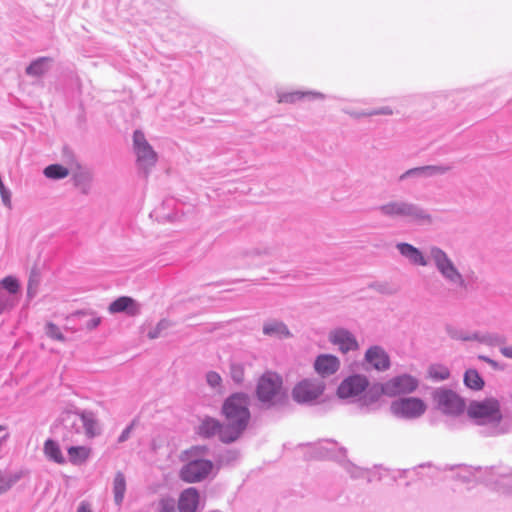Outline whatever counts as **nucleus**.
Instances as JSON below:
<instances>
[{
	"label": "nucleus",
	"mask_w": 512,
	"mask_h": 512,
	"mask_svg": "<svg viewBox=\"0 0 512 512\" xmlns=\"http://www.w3.org/2000/svg\"><path fill=\"white\" fill-rule=\"evenodd\" d=\"M16 304V299H12V295L4 293V290L0 287V314L11 309Z\"/></svg>",
	"instance_id": "nucleus-32"
},
{
	"label": "nucleus",
	"mask_w": 512,
	"mask_h": 512,
	"mask_svg": "<svg viewBox=\"0 0 512 512\" xmlns=\"http://www.w3.org/2000/svg\"><path fill=\"white\" fill-rule=\"evenodd\" d=\"M329 340L339 347L343 353L358 349V342L355 337L347 330L336 329L330 333Z\"/></svg>",
	"instance_id": "nucleus-13"
},
{
	"label": "nucleus",
	"mask_w": 512,
	"mask_h": 512,
	"mask_svg": "<svg viewBox=\"0 0 512 512\" xmlns=\"http://www.w3.org/2000/svg\"><path fill=\"white\" fill-rule=\"evenodd\" d=\"M429 377L436 381L446 380L450 376L449 369L441 364L431 365L428 369Z\"/></svg>",
	"instance_id": "nucleus-30"
},
{
	"label": "nucleus",
	"mask_w": 512,
	"mask_h": 512,
	"mask_svg": "<svg viewBox=\"0 0 512 512\" xmlns=\"http://www.w3.org/2000/svg\"><path fill=\"white\" fill-rule=\"evenodd\" d=\"M391 410L395 415L405 418H416L426 411L425 403L416 397L403 398L394 401Z\"/></svg>",
	"instance_id": "nucleus-6"
},
{
	"label": "nucleus",
	"mask_w": 512,
	"mask_h": 512,
	"mask_svg": "<svg viewBox=\"0 0 512 512\" xmlns=\"http://www.w3.org/2000/svg\"><path fill=\"white\" fill-rule=\"evenodd\" d=\"M397 247L401 254L408 257L413 263L421 266H425L427 264L422 253L414 246L407 243H401L398 244Z\"/></svg>",
	"instance_id": "nucleus-19"
},
{
	"label": "nucleus",
	"mask_w": 512,
	"mask_h": 512,
	"mask_svg": "<svg viewBox=\"0 0 512 512\" xmlns=\"http://www.w3.org/2000/svg\"><path fill=\"white\" fill-rule=\"evenodd\" d=\"M84 180H85V176H83V175L76 176V177H75V185H76V186H81V187H82L83 192H86V189H85L84 185H82V184H83L82 182H83Z\"/></svg>",
	"instance_id": "nucleus-41"
},
{
	"label": "nucleus",
	"mask_w": 512,
	"mask_h": 512,
	"mask_svg": "<svg viewBox=\"0 0 512 512\" xmlns=\"http://www.w3.org/2000/svg\"><path fill=\"white\" fill-rule=\"evenodd\" d=\"M101 322V318L98 316H93L86 324L87 329L96 328Z\"/></svg>",
	"instance_id": "nucleus-39"
},
{
	"label": "nucleus",
	"mask_w": 512,
	"mask_h": 512,
	"mask_svg": "<svg viewBox=\"0 0 512 512\" xmlns=\"http://www.w3.org/2000/svg\"><path fill=\"white\" fill-rule=\"evenodd\" d=\"M339 366V359L330 354L319 355L314 362V369L321 376L334 374L339 369Z\"/></svg>",
	"instance_id": "nucleus-15"
},
{
	"label": "nucleus",
	"mask_w": 512,
	"mask_h": 512,
	"mask_svg": "<svg viewBox=\"0 0 512 512\" xmlns=\"http://www.w3.org/2000/svg\"><path fill=\"white\" fill-rule=\"evenodd\" d=\"M0 287L4 290V293L12 295V299H16L18 302V293L20 291V285L18 280L13 276H7L0 282Z\"/></svg>",
	"instance_id": "nucleus-24"
},
{
	"label": "nucleus",
	"mask_w": 512,
	"mask_h": 512,
	"mask_svg": "<svg viewBox=\"0 0 512 512\" xmlns=\"http://www.w3.org/2000/svg\"><path fill=\"white\" fill-rule=\"evenodd\" d=\"M467 414L480 424H499L503 417L500 402L494 397L472 401Z\"/></svg>",
	"instance_id": "nucleus-2"
},
{
	"label": "nucleus",
	"mask_w": 512,
	"mask_h": 512,
	"mask_svg": "<svg viewBox=\"0 0 512 512\" xmlns=\"http://www.w3.org/2000/svg\"><path fill=\"white\" fill-rule=\"evenodd\" d=\"M126 492V478L122 472H117L113 480V494L116 505L120 506Z\"/></svg>",
	"instance_id": "nucleus-20"
},
{
	"label": "nucleus",
	"mask_w": 512,
	"mask_h": 512,
	"mask_svg": "<svg viewBox=\"0 0 512 512\" xmlns=\"http://www.w3.org/2000/svg\"><path fill=\"white\" fill-rule=\"evenodd\" d=\"M77 512H91L90 507L87 503L82 502L77 510Z\"/></svg>",
	"instance_id": "nucleus-42"
},
{
	"label": "nucleus",
	"mask_w": 512,
	"mask_h": 512,
	"mask_svg": "<svg viewBox=\"0 0 512 512\" xmlns=\"http://www.w3.org/2000/svg\"><path fill=\"white\" fill-rule=\"evenodd\" d=\"M365 360L376 370H386L390 366L389 356L378 346L371 347L367 350Z\"/></svg>",
	"instance_id": "nucleus-16"
},
{
	"label": "nucleus",
	"mask_w": 512,
	"mask_h": 512,
	"mask_svg": "<svg viewBox=\"0 0 512 512\" xmlns=\"http://www.w3.org/2000/svg\"><path fill=\"white\" fill-rule=\"evenodd\" d=\"M231 376L237 383H241L244 379V367L241 364H232Z\"/></svg>",
	"instance_id": "nucleus-34"
},
{
	"label": "nucleus",
	"mask_w": 512,
	"mask_h": 512,
	"mask_svg": "<svg viewBox=\"0 0 512 512\" xmlns=\"http://www.w3.org/2000/svg\"><path fill=\"white\" fill-rule=\"evenodd\" d=\"M437 409L445 414L458 415L464 411V400L454 391L438 389L433 394Z\"/></svg>",
	"instance_id": "nucleus-4"
},
{
	"label": "nucleus",
	"mask_w": 512,
	"mask_h": 512,
	"mask_svg": "<svg viewBox=\"0 0 512 512\" xmlns=\"http://www.w3.org/2000/svg\"><path fill=\"white\" fill-rule=\"evenodd\" d=\"M393 114V110L390 109L389 107H383V108H380L378 110H373V111H370V112H367V113H364V115H367V116H373V115H391Z\"/></svg>",
	"instance_id": "nucleus-38"
},
{
	"label": "nucleus",
	"mask_w": 512,
	"mask_h": 512,
	"mask_svg": "<svg viewBox=\"0 0 512 512\" xmlns=\"http://www.w3.org/2000/svg\"><path fill=\"white\" fill-rule=\"evenodd\" d=\"M283 395V381L279 374L267 371L260 376L256 386L259 401L274 405Z\"/></svg>",
	"instance_id": "nucleus-3"
},
{
	"label": "nucleus",
	"mask_w": 512,
	"mask_h": 512,
	"mask_svg": "<svg viewBox=\"0 0 512 512\" xmlns=\"http://www.w3.org/2000/svg\"><path fill=\"white\" fill-rule=\"evenodd\" d=\"M44 175L50 179H61L69 175V170L62 165L52 164L44 169Z\"/></svg>",
	"instance_id": "nucleus-29"
},
{
	"label": "nucleus",
	"mask_w": 512,
	"mask_h": 512,
	"mask_svg": "<svg viewBox=\"0 0 512 512\" xmlns=\"http://www.w3.org/2000/svg\"><path fill=\"white\" fill-rule=\"evenodd\" d=\"M199 504V493L196 488L185 489L178 501L179 512H196Z\"/></svg>",
	"instance_id": "nucleus-17"
},
{
	"label": "nucleus",
	"mask_w": 512,
	"mask_h": 512,
	"mask_svg": "<svg viewBox=\"0 0 512 512\" xmlns=\"http://www.w3.org/2000/svg\"><path fill=\"white\" fill-rule=\"evenodd\" d=\"M418 386V381L410 375L394 377L385 383L386 395L394 397L400 394L411 393Z\"/></svg>",
	"instance_id": "nucleus-11"
},
{
	"label": "nucleus",
	"mask_w": 512,
	"mask_h": 512,
	"mask_svg": "<svg viewBox=\"0 0 512 512\" xmlns=\"http://www.w3.org/2000/svg\"><path fill=\"white\" fill-rule=\"evenodd\" d=\"M174 501L170 499H162L160 501V512H174Z\"/></svg>",
	"instance_id": "nucleus-37"
},
{
	"label": "nucleus",
	"mask_w": 512,
	"mask_h": 512,
	"mask_svg": "<svg viewBox=\"0 0 512 512\" xmlns=\"http://www.w3.org/2000/svg\"><path fill=\"white\" fill-rule=\"evenodd\" d=\"M224 429L225 425H222L218 420L214 418H206L199 426V434L204 437H211L218 434L222 441V432Z\"/></svg>",
	"instance_id": "nucleus-18"
},
{
	"label": "nucleus",
	"mask_w": 512,
	"mask_h": 512,
	"mask_svg": "<svg viewBox=\"0 0 512 512\" xmlns=\"http://www.w3.org/2000/svg\"><path fill=\"white\" fill-rule=\"evenodd\" d=\"M44 454L50 460H52L58 464H63L65 462V459L63 457V454L60 450L59 445L51 439L46 440V442L44 443Z\"/></svg>",
	"instance_id": "nucleus-22"
},
{
	"label": "nucleus",
	"mask_w": 512,
	"mask_h": 512,
	"mask_svg": "<svg viewBox=\"0 0 512 512\" xmlns=\"http://www.w3.org/2000/svg\"><path fill=\"white\" fill-rule=\"evenodd\" d=\"M213 464L209 460L199 459L187 463L180 472V477L187 483L199 482L211 472Z\"/></svg>",
	"instance_id": "nucleus-8"
},
{
	"label": "nucleus",
	"mask_w": 512,
	"mask_h": 512,
	"mask_svg": "<svg viewBox=\"0 0 512 512\" xmlns=\"http://www.w3.org/2000/svg\"><path fill=\"white\" fill-rule=\"evenodd\" d=\"M46 334L54 340L61 342L65 341V337L60 331V328L52 322L47 323Z\"/></svg>",
	"instance_id": "nucleus-33"
},
{
	"label": "nucleus",
	"mask_w": 512,
	"mask_h": 512,
	"mask_svg": "<svg viewBox=\"0 0 512 512\" xmlns=\"http://www.w3.org/2000/svg\"><path fill=\"white\" fill-rule=\"evenodd\" d=\"M108 311L111 314L125 312L129 316H136L140 312L139 304L131 297L122 296L113 301L109 307Z\"/></svg>",
	"instance_id": "nucleus-14"
},
{
	"label": "nucleus",
	"mask_w": 512,
	"mask_h": 512,
	"mask_svg": "<svg viewBox=\"0 0 512 512\" xmlns=\"http://www.w3.org/2000/svg\"><path fill=\"white\" fill-rule=\"evenodd\" d=\"M46 61H47V58H40V59L34 61L33 63H31L26 69L27 74L33 75V76H40V75L44 74V72L46 71V68H45Z\"/></svg>",
	"instance_id": "nucleus-31"
},
{
	"label": "nucleus",
	"mask_w": 512,
	"mask_h": 512,
	"mask_svg": "<svg viewBox=\"0 0 512 512\" xmlns=\"http://www.w3.org/2000/svg\"><path fill=\"white\" fill-rule=\"evenodd\" d=\"M130 431H131V427H127L123 432L122 434L120 435L119 439H118V442H124L125 440L128 439L129 435H130Z\"/></svg>",
	"instance_id": "nucleus-40"
},
{
	"label": "nucleus",
	"mask_w": 512,
	"mask_h": 512,
	"mask_svg": "<svg viewBox=\"0 0 512 512\" xmlns=\"http://www.w3.org/2000/svg\"><path fill=\"white\" fill-rule=\"evenodd\" d=\"M66 416H67L68 420H72V418H77V417L80 418L83 423V426L86 430L87 435L89 437H93L96 435V431H95L96 421L89 415L68 412Z\"/></svg>",
	"instance_id": "nucleus-27"
},
{
	"label": "nucleus",
	"mask_w": 512,
	"mask_h": 512,
	"mask_svg": "<svg viewBox=\"0 0 512 512\" xmlns=\"http://www.w3.org/2000/svg\"><path fill=\"white\" fill-rule=\"evenodd\" d=\"M465 385L473 390H481L484 387V381L479 373L474 369H469L464 375Z\"/></svg>",
	"instance_id": "nucleus-25"
},
{
	"label": "nucleus",
	"mask_w": 512,
	"mask_h": 512,
	"mask_svg": "<svg viewBox=\"0 0 512 512\" xmlns=\"http://www.w3.org/2000/svg\"><path fill=\"white\" fill-rule=\"evenodd\" d=\"M263 332L269 336H277V337H288L290 335L289 330L286 325L281 322H271L267 323L263 327Z\"/></svg>",
	"instance_id": "nucleus-23"
},
{
	"label": "nucleus",
	"mask_w": 512,
	"mask_h": 512,
	"mask_svg": "<svg viewBox=\"0 0 512 512\" xmlns=\"http://www.w3.org/2000/svg\"><path fill=\"white\" fill-rule=\"evenodd\" d=\"M380 210L382 213L389 216H410L417 219L430 220V216L425 214L423 210L408 203L392 202L381 206Z\"/></svg>",
	"instance_id": "nucleus-10"
},
{
	"label": "nucleus",
	"mask_w": 512,
	"mask_h": 512,
	"mask_svg": "<svg viewBox=\"0 0 512 512\" xmlns=\"http://www.w3.org/2000/svg\"><path fill=\"white\" fill-rule=\"evenodd\" d=\"M222 413L227 420L222 432V442L237 440L250 420L249 397L245 393H234L223 403Z\"/></svg>",
	"instance_id": "nucleus-1"
},
{
	"label": "nucleus",
	"mask_w": 512,
	"mask_h": 512,
	"mask_svg": "<svg viewBox=\"0 0 512 512\" xmlns=\"http://www.w3.org/2000/svg\"><path fill=\"white\" fill-rule=\"evenodd\" d=\"M368 387V380L361 375L348 377L339 385L337 394L340 398L354 397L362 393Z\"/></svg>",
	"instance_id": "nucleus-12"
},
{
	"label": "nucleus",
	"mask_w": 512,
	"mask_h": 512,
	"mask_svg": "<svg viewBox=\"0 0 512 512\" xmlns=\"http://www.w3.org/2000/svg\"><path fill=\"white\" fill-rule=\"evenodd\" d=\"M207 378V382L210 386L212 387H217V386H220L221 382H222V379H221V376L216 373V372H209L206 376Z\"/></svg>",
	"instance_id": "nucleus-35"
},
{
	"label": "nucleus",
	"mask_w": 512,
	"mask_h": 512,
	"mask_svg": "<svg viewBox=\"0 0 512 512\" xmlns=\"http://www.w3.org/2000/svg\"><path fill=\"white\" fill-rule=\"evenodd\" d=\"M324 391V384L316 380H303L295 385L292 396L298 403L311 402Z\"/></svg>",
	"instance_id": "nucleus-7"
},
{
	"label": "nucleus",
	"mask_w": 512,
	"mask_h": 512,
	"mask_svg": "<svg viewBox=\"0 0 512 512\" xmlns=\"http://www.w3.org/2000/svg\"><path fill=\"white\" fill-rule=\"evenodd\" d=\"M431 255L436 263L437 268L442 275L448 280L464 285L461 274L457 271L452 261L447 257L446 253L439 248H432Z\"/></svg>",
	"instance_id": "nucleus-9"
},
{
	"label": "nucleus",
	"mask_w": 512,
	"mask_h": 512,
	"mask_svg": "<svg viewBox=\"0 0 512 512\" xmlns=\"http://www.w3.org/2000/svg\"><path fill=\"white\" fill-rule=\"evenodd\" d=\"M305 96V93L302 92H294L290 94H285L281 96L279 102H294L298 99H301Z\"/></svg>",
	"instance_id": "nucleus-36"
},
{
	"label": "nucleus",
	"mask_w": 512,
	"mask_h": 512,
	"mask_svg": "<svg viewBox=\"0 0 512 512\" xmlns=\"http://www.w3.org/2000/svg\"><path fill=\"white\" fill-rule=\"evenodd\" d=\"M67 452L70 462L74 465L84 463L91 455V449L86 446H72Z\"/></svg>",
	"instance_id": "nucleus-21"
},
{
	"label": "nucleus",
	"mask_w": 512,
	"mask_h": 512,
	"mask_svg": "<svg viewBox=\"0 0 512 512\" xmlns=\"http://www.w3.org/2000/svg\"><path fill=\"white\" fill-rule=\"evenodd\" d=\"M19 479L18 473L0 470V495L7 492Z\"/></svg>",
	"instance_id": "nucleus-26"
},
{
	"label": "nucleus",
	"mask_w": 512,
	"mask_h": 512,
	"mask_svg": "<svg viewBox=\"0 0 512 512\" xmlns=\"http://www.w3.org/2000/svg\"><path fill=\"white\" fill-rule=\"evenodd\" d=\"M133 146L137 155V163L140 168L147 170V168L155 165L157 161V154L147 142L143 132L139 130L134 132Z\"/></svg>",
	"instance_id": "nucleus-5"
},
{
	"label": "nucleus",
	"mask_w": 512,
	"mask_h": 512,
	"mask_svg": "<svg viewBox=\"0 0 512 512\" xmlns=\"http://www.w3.org/2000/svg\"><path fill=\"white\" fill-rule=\"evenodd\" d=\"M501 352L504 356L512 358V347H505L501 350Z\"/></svg>",
	"instance_id": "nucleus-43"
},
{
	"label": "nucleus",
	"mask_w": 512,
	"mask_h": 512,
	"mask_svg": "<svg viewBox=\"0 0 512 512\" xmlns=\"http://www.w3.org/2000/svg\"><path fill=\"white\" fill-rule=\"evenodd\" d=\"M427 169H432V170L440 171V169H439V168H437V167H428Z\"/></svg>",
	"instance_id": "nucleus-44"
},
{
	"label": "nucleus",
	"mask_w": 512,
	"mask_h": 512,
	"mask_svg": "<svg viewBox=\"0 0 512 512\" xmlns=\"http://www.w3.org/2000/svg\"><path fill=\"white\" fill-rule=\"evenodd\" d=\"M382 395H386L385 383L372 385L364 395L365 404L377 401Z\"/></svg>",
	"instance_id": "nucleus-28"
}]
</instances>
